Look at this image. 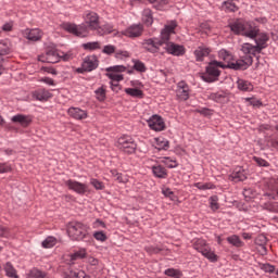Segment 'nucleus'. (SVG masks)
<instances>
[{"label":"nucleus","mask_w":278,"mask_h":278,"mask_svg":"<svg viewBox=\"0 0 278 278\" xmlns=\"http://www.w3.org/2000/svg\"><path fill=\"white\" fill-rule=\"evenodd\" d=\"M152 173L154 177H157L159 179H166V177H168V172L160 164L152 166Z\"/></svg>","instance_id":"23"},{"label":"nucleus","mask_w":278,"mask_h":278,"mask_svg":"<svg viewBox=\"0 0 278 278\" xmlns=\"http://www.w3.org/2000/svg\"><path fill=\"white\" fill-rule=\"evenodd\" d=\"M108 90L105 89V86L99 87L96 91V99L98 101H105Z\"/></svg>","instance_id":"36"},{"label":"nucleus","mask_w":278,"mask_h":278,"mask_svg":"<svg viewBox=\"0 0 278 278\" xmlns=\"http://www.w3.org/2000/svg\"><path fill=\"white\" fill-rule=\"evenodd\" d=\"M12 53V43L8 40L0 42V55H10Z\"/></svg>","instance_id":"28"},{"label":"nucleus","mask_w":278,"mask_h":278,"mask_svg":"<svg viewBox=\"0 0 278 278\" xmlns=\"http://www.w3.org/2000/svg\"><path fill=\"white\" fill-rule=\"evenodd\" d=\"M237 86L239 90H242V92H253V84L249 80L238 79Z\"/></svg>","instance_id":"26"},{"label":"nucleus","mask_w":278,"mask_h":278,"mask_svg":"<svg viewBox=\"0 0 278 278\" xmlns=\"http://www.w3.org/2000/svg\"><path fill=\"white\" fill-rule=\"evenodd\" d=\"M132 64H134L132 68L137 71V73H147V65H144L142 61L134 60Z\"/></svg>","instance_id":"39"},{"label":"nucleus","mask_w":278,"mask_h":278,"mask_svg":"<svg viewBox=\"0 0 278 278\" xmlns=\"http://www.w3.org/2000/svg\"><path fill=\"white\" fill-rule=\"evenodd\" d=\"M253 161L255 162V164H257V166H264V167H268L269 164L267 163L266 160L258 157V156H254Z\"/></svg>","instance_id":"51"},{"label":"nucleus","mask_w":278,"mask_h":278,"mask_svg":"<svg viewBox=\"0 0 278 278\" xmlns=\"http://www.w3.org/2000/svg\"><path fill=\"white\" fill-rule=\"evenodd\" d=\"M28 278H47V273L40 271L39 269L30 270Z\"/></svg>","instance_id":"42"},{"label":"nucleus","mask_w":278,"mask_h":278,"mask_svg":"<svg viewBox=\"0 0 278 278\" xmlns=\"http://www.w3.org/2000/svg\"><path fill=\"white\" fill-rule=\"evenodd\" d=\"M24 36L27 38V40H31L33 42H38L40 38H42V30L40 28H27L24 31Z\"/></svg>","instance_id":"20"},{"label":"nucleus","mask_w":278,"mask_h":278,"mask_svg":"<svg viewBox=\"0 0 278 278\" xmlns=\"http://www.w3.org/2000/svg\"><path fill=\"white\" fill-rule=\"evenodd\" d=\"M233 0L224 1L222 4V10L224 12H238V5L232 2Z\"/></svg>","instance_id":"31"},{"label":"nucleus","mask_w":278,"mask_h":278,"mask_svg":"<svg viewBox=\"0 0 278 278\" xmlns=\"http://www.w3.org/2000/svg\"><path fill=\"white\" fill-rule=\"evenodd\" d=\"M102 53H105L106 55H112V53H116V47L112 45L104 46Z\"/></svg>","instance_id":"50"},{"label":"nucleus","mask_w":278,"mask_h":278,"mask_svg":"<svg viewBox=\"0 0 278 278\" xmlns=\"http://www.w3.org/2000/svg\"><path fill=\"white\" fill-rule=\"evenodd\" d=\"M211 208L218 210V202H216V199L214 198H211Z\"/></svg>","instance_id":"61"},{"label":"nucleus","mask_w":278,"mask_h":278,"mask_svg":"<svg viewBox=\"0 0 278 278\" xmlns=\"http://www.w3.org/2000/svg\"><path fill=\"white\" fill-rule=\"evenodd\" d=\"M9 235L8 228L0 225V238H8Z\"/></svg>","instance_id":"56"},{"label":"nucleus","mask_w":278,"mask_h":278,"mask_svg":"<svg viewBox=\"0 0 278 278\" xmlns=\"http://www.w3.org/2000/svg\"><path fill=\"white\" fill-rule=\"evenodd\" d=\"M244 197H255V192L252 191V189H245L243 192Z\"/></svg>","instance_id":"63"},{"label":"nucleus","mask_w":278,"mask_h":278,"mask_svg":"<svg viewBox=\"0 0 278 278\" xmlns=\"http://www.w3.org/2000/svg\"><path fill=\"white\" fill-rule=\"evenodd\" d=\"M60 60L63 62H68L73 60V54L71 52H62L55 49V46H49L46 50L45 56H39L40 62H48L49 64H58Z\"/></svg>","instance_id":"4"},{"label":"nucleus","mask_w":278,"mask_h":278,"mask_svg":"<svg viewBox=\"0 0 278 278\" xmlns=\"http://www.w3.org/2000/svg\"><path fill=\"white\" fill-rule=\"evenodd\" d=\"M144 31V26L142 24H132L122 31V36L126 38H140Z\"/></svg>","instance_id":"12"},{"label":"nucleus","mask_w":278,"mask_h":278,"mask_svg":"<svg viewBox=\"0 0 278 278\" xmlns=\"http://www.w3.org/2000/svg\"><path fill=\"white\" fill-rule=\"evenodd\" d=\"M97 68H99V59H97L96 55H89L83 60L80 67L74 68V73L84 75V73H92V71H97Z\"/></svg>","instance_id":"7"},{"label":"nucleus","mask_w":278,"mask_h":278,"mask_svg":"<svg viewBox=\"0 0 278 278\" xmlns=\"http://www.w3.org/2000/svg\"><path fill=\"white\" fill-rule=\"evenodd\" d=\"M195 188H198V190H214V185L212 182H197Z\"/></svg>","instance_id":"45"},{"label":"nucleus","mask_w":278,"mask_h":278,"mask_svg":"<svg viewBox=\"0 0 278 278\" xmlns=\"http://www.w3.org/2000/svg\"><path fill=\"white\" fill-rule=\"evenodd\" d=\"M202 255L206 257V260H210V262H218V256L212 251V248H206L205 250H202Z\"/></svg>","instance_id":"32"},{"label":"nucleus","mask_w":278,"mask_h":278,"mask_svg":"<svg viewBox=\"0 0 278 278\" xmlns=\"http://www.w3.org/2000/svg\"><path fill=\"white\" fill-rule=\"evenodd\" d=\"M65 31L73 34L74 36H78L79 38H86L91 29L92 31L99 29V15L94 12H87L85 14V24H73V23H64L62 25Z\"/></svg>","instance_id":"2"},{"label":"nucleus","mask_w":278,"mask_h":278,"mask_svg":"<svg viewBox=\"0 0 278 278\" xmlns=\"http://www.w3.org/2000/svg\"><path fill=\"white\" fill-rule=\"evenodd\" d=\"M65 186L68 188V190H73V192H76V194L84 195L86 194V192H89L88 185L79 182L77 180H66Z\"/></svg>","instance_id":"13"},{"label":"nucleus","mask_w":278,"mask_h":278,"mask_svg":"<svg viewBox=\"0 0 278 278\" xmlns=\"http://www.w3.org/2000/svg\"><path fill=\"white\" fill-rule=\"evenodd\" d=\"M193 53L197 62H203V60H205V58L212 53V49L207 48L206 46H199Z\"/></svg>","instance_id":"21"},{"label":"nucleus","mask_w":278,"mask_h":278,"mask_svg":"<svg viewBox=\"0 0 278 278\" xmlns=\"http://www.w3.org/2000/svg\"><path fill=\"white\" fill-rule=\"evenodd\" d=\"M93 229H99L102 227V229H105V223H103V220L101 219H97L93 224H92Z\"/></svg>","instance_id":"55"},{"label":"nucleus","mask_w":278,"mask_h":278,"mask_svg":"<svg viewBox=\"0 0 278 278\" xmlns=\"http://www.w3.org/2000/svg\"><path fill=\"white\" fill-rule=\"evenodd\" d=\"M39 81H41L42 84H47L48 86H55V80H53V78L41 77L39 78Z\"/></svg>","instance_id":"54"},{"label":"nucleus","mask_w":278,"mask_h":278,"mask_svg":"<svg viewBox=\"0 0 278 278\" xmlns=\"http://www.w3.org/2000/svg\"><path fill=\"white\" fill-rule=\"evenodd\" d=\"M72 277H76V278H86V273L85 271H71Z\"/></svg>","instance_id":"57"},{"label":"nucleus","mask_w":278,"mask_h":278,"mask_svg":"<svg viewBox=\"0 0 278 278\" xmlns=\"http://www.w3.org/2000/svg\"><path fill=\"white\" fill-rule=\"evenodd\" d=\"M93 238L98 240V242H105V240H108V235L103 231H96L93 232Z\"/></svg>","instance_id":"47"},{"label":"nucleus","mask_w":278,"mask_h":278,"mask_svg":"<svg viewBox=\"0 0 278 278\" xmlns=\"http://www.w3.org/2000/svg\"><path fill=\"white\" fill-rule=\"evenodd\" d=\"M4 271L7 277L18 278V275L16 274V269L14 268V265H12V263H7L4 265Z\"/></svg>","instance_id":"33"},{"label":"nucleus","mask_w":278,"mask_h":278,"mask_svg":"<svg viewBox=\"0 0 278 278\" xmlns=\"http://www.w3.org/2000/svg\"><path fill=\"white\" fill-rule=\"evenodd\" d=\"M230 29L233 34L245 36L247 38H255L256 49L258 53H262L263 49H266L269 38L266 33H260L257 27L252 26L249 23H244L240 20H237L232 24H230Z\"/></svg>","instance_id":"1"},{"label":"nucleus","mask_w":278,"mask_h":278,"mask_svg":"<svg viewBox=\"0 0 278 278\" xmlns=\"http://www.w3.org/2000/svg\"><path fill=\"white\" fill-rule=\"evenodd\" d=\"M86 257V249H80L71 255V260L75 262V260H84Z\"/></svg>","instance_id":"41"},{"label":"nucleus","mask_w":278,"mask_h":278,"mask_svg":"<svg viewBox=\"0 0 278 278\" xmlns=\"http://www.w3.org/2000/svg\"><path fill=\"white\" fill-rule=\"evenodd\" d=\"M193 247L195 251L203 253V251L206 250L210 245H207L203 239H199L195 241Z\"/></svg>","instance_id":"40"},{"label":"nucleus","mask_w":278,"mask_h":278,"mask_svg":"<svg viewBox=\"0 0 278 278\" xmlns=\"http://www.w3.org/2000/svg\"><path fill=\"white\" fill-rule=\"evenodd\" d=\"M154 147L159 149V151L168 149V140L164 137L154 138Z\"/></svg>","instance_id":"27"},{"label":"nucleus","mask_w":278,"mask_h":278,"mask_svg":"<svg viewBox=\"0 0 278 278\" xmlns=\"http://www.w3.org/2000/svg\"><path fill=\"white\" fill-rule=\"evenodd\" d=\"M117 148L119 151H123V153H127L128 155H131L132 153H136V149L138 148V144H136V141L130 136L124 135L118 138L117 140Z\"/></svg>","instance_id":"8"},{"label":"nucleus","mask_w":278,"mask_h":278,"mask_svg":"<svg viewBox=\"0 0 278 278\" xmlns=\"http://www.w3.org/2000/svg\"><path fill=\"white\" fill-rule=\"evenodd\" d=\"M147 1H149V3H152L155 10H164L166 8V4L168 3V0H147Z\"/></svg>","instance_id":"38"},{"label":"nucleus","mask_w":278,"mask_h":278,"mask_svg":"<svg viewBox=\"0 0 278 278\" xmlns=\"http://www.w3.org/2000/svg\"><path fill=\"white\" fill-rule=\"evenodd\" d=\"M12 123H17L21 125V127H29L31 125V116L30 115H23V114H17L11 118Z\"/></svg>","instance_id":"19"},{"label":"nucleus","mask_w":278,"mask_h":278,"mask_svg":"<svg viewBox=\"0 0 278 278\" xmlns=\"http://www.w3.org/2000/svg\"><path fill=\"white\" fill-rule=\"evenodd\" d=\"M125 71H127V67H125L124 65H114L106 68V76L109 77V79H111V81H123V74L118 73H125Z\"/></svg>","instance_id":"9"},{"label":"nucleus","mask_w":278,"mask_h":278,"mask_svg":"<svg viewBox=\"0 0 278 278\" xmlns=\"http://www.w3.org/2000/svg\"><path fill=\"white\" fill-rule=\"evenodd\" d=\"M124 92H126V94H129V97H134L135 99H142V97H144L142 90L137 88H126L124 89Z\"/></svg>","instance_id":"30"},{"label":"nucleus","mask_w":278,"mask_h":278,"mask_svg":"<svg viewBox=\"0 0 278 278\" xmlns=\"http://www.w3.org/2000/svg\"><path fill=\"white\" fill-rule=\"evenodd\" d=\"M99 29H102L101 34H112V31H114V26L111 24H105L102 27H99Z\"/></svg>","instance_id":"52"},{"label":"nucleus","mask_w":278,"mask_h":278,"mask_svg":"<svg viewBox=\"0 0 278 278\" xmlns=\"http://www.w3.org/2000/svg\"><path fill=\"white\" fill-rule=\"evenodd\" d=\"M116 60H125L129 58V53L125 50H115Z\"/></svg>","instance_id":"49"},{"label":"nucleus","mask_w":278,"mask_h":278,"mask_svg":"<svg viewBox=\"0 0 278 278\" xmlns=\"http://www.w3.org/2000/svg\"><path fill=\"white\" fill-rule=\"evenodd\" d=\"M257 251L262 255H266V253H268V250L266 249V245H258Z\"/></svg>","instance_id":"59"},{"label":"nucleus","mask_w":278,"mask_h":278,"mask_svg":"<svg viewBox=\"0 0 278 278\" xmlns=\"http://www.w3.org/2000/svg\"><path fill=\"white\" fill-rule=\"evenodd\" d=\"M176 96L179 101H188L190 99V87L186 81H179L177 84Z\"/></svg>","instance_id":"16"},{"label":"nucleus","mask_w":278,"mask_h":278,"mask_svg":"<svg viewBox=\"0 0 278 278\" xmlns=\"http://www.w3.org/2000/svg\"><path fill=\"white\" fill-rule=\"evenodd\" d=\"M90 185L93 186L97 190H104L105 185H103L102 181L98 180L97 178H91L90 179Z\"/></svg>","instance_id":"46"},{"label":"nucleus","mask_w":278,"mask_h":278,"mask_svg":"<svg viewBox=\"0 0 278 278\" xmlns=\"http://www.w3.org/2000/svg\"><path fill=\"white\" fill-rule=\"evenodd\" d=\"M12 173V165L10 163H0V175Z\"/></svg>","instance_id":"48"},{"label":"nucleus","mask_w":278,"mask_h":278,"mask_svg":"<svg viewBox=\"0 0 278 278\" xmlns=\"http://www.w3.org/2000/svg\"><path fill=\"white\" fill-rule=\"evenodd\" d=\"M247 101H250L251 105H254V106H260L262 105V102L260 100H255V99H252V98H248Z\"/></svg>","instance_id":"58"},{"label":"nucleus","mask_w":278,"mask_h":278,"mask_svg":"<svg viewBox=\"0 0 278 278\" xmlns=\"http://www.w3.org/2000/svg\"><path fill=\"white\" fill-rule=\"evenodd\" d=\"M165 51H167V53H169L170 55L179 56L186 53V48H184V46H179L174 42H166Z\"/></svg>","instance_id":"17"},{"label":"nucleus","mask_w":278,"mask_h":278,"mask_svg":"<svg viewBox=\"0 0 278 278\" xmlns=\"http://www.w3.org/2000/svg\"><path fill=\"white\" fill-rule=\"evenodd\" d=\"M67 233L71 239L81 241L90 237L88 226L79 222H71L67 225Z\"/></svg>","instance_id":"5"},{"label":"nucleus","mask_w":278,"mask_h":278,"mask_svg":"<svg viewBox=\"0 0 278 278\" xmlns=\"http://www.w3.org/2000/svg\"><path fill=\"white\" fill-rule=\"evenodd\" d=\"M161 162L162 164H165L167 168H177V162L175 160H172L170 157H163Z\"/></svg>","instance_id":"44"},{"label":"nucleus","mask_w":278,"mask_h":278,"mask_svg":"<svg viewBox=\"0 0 278 278\" xmlns=\"http://www.w3.org/2000/svg\"><path fill=\"white\" fill-rule=\"evenodd\" d=\"M165 275H167V277L179 278L181 277V270L175 269V268H168L165 270Z\"/></svg>","instance_id":"43"},{"label":"nucleus","mask_w":278,"mask_h":278,"mask_svg":"<svg viewBox=\"0 0 278 278\" xmlns=\"http://www.w3.org/2000/svg\"><path fill=\"white\" fill-rule=\"evenodd\" d=\"M58 244V239L54 237H48L42 241L43 249H53Z\"/></svg>","instance_id":"37"},{"label":"nucleus","mask_w":278,"mask_h":278,"mask_svg":"<svg viewBox=\"0 0 278 278\" xmlns=\"http://www.w3.org/2000/svg\"><path fill=\"white\" fill-rule=\"evenodd\" d=\"M83 49L85 51H97V49H101V43L99 41L83 43Z\"/></svg>","instance_id":"35"},{"label":"nucleus","mask_w":278,"mask_h":278,"mask_svg":"<svg viewBox=\"0 0 278 278\" xmlns=\"http://www.w3.org/2000/svg\"><path fill=\"white\" fill-rule=\"evenodd\" d=\"M230 181L238 184V181H244L247 179V172L242 167H236L235 170L229 176Z\"/></svg>","instance_id":"22"},{"label":"nucleus","mask_w":278,"mask_h":278,"mask_svg":"<svg viewBox=\"0 0 278 278\" xmlns=\"http://www.w3.org/2000/svg\"><path fill=\"white\" fill-rule=\"evenodd\" d=\"M225 68V64L223 62L213 61L206 66V71L202 74V79L212 84L213 81H218V77H220V70Z\"/></svg>","instance_id":"6"},{"label":"nucleus","mask_w":278,"mask_h":278,"mask_svg":"<svg viewBox=\"0 0 278 278\" xmlns=\"http://www.w3.org/2000/svg\"><path fill=\"white\" fill-rule=\"evenodd\" d=\"M265 197L277 199L278 197V178L273 177L265 180Z\"/></svg>","instance_id":"10"},{"label":"nucleus","mask_w":278,"mask_h":278,"mask_svg":"<svg viewBox=\"0 0 278 278\" xmlns=\"http://www.w3.org/2000/svg\"><path fill=\"white\" fill-rule=\"evenodd\" d=\"M148 126L152 131H164L166 129V123H164V118L160 115H152L148 119Z\"/></svg>","instance_id":"15"},{"label":"nucleus","mask_w":278,"mask_h":278,"mask_svg":"<svg viewBox=\"0 0 278 278\" xmlns=\"http://www.w3.org/2000/svg\"><path fill=\"white\" fill-rule=\"evenodd\" d=\"M67 114L76 121H84L85 118H88V112L79 108H70Z\"/></svg>","instance_id":"18"},{"label":"nucleus","mask_w":278,"mask_h":278,"mask_svg":"<svg viewBox=\"0 0 278 278\" xmlns=\"http://www.w3.org/2000/svg\"><path fill=\"white\" fill-rule=\"evenodd\" d=\"M142 47L149 53H160V47H164L162 41L157 38H149L142 41Z\"/></svg>","instance_id":"14"},{"label":"nucleus","mask_w":278,"mask_h":278,"mask_svg":"<svg viewBox=\"0 0 278 278\" xmlns=\"http://www.w3.org/2000/svg\"><path fill=\"white\" fill-rule=\"evenodd\" d=\"M227 242H229V244H232V247H237V249L244 247V242L237 235L228 237Z\"/></svg>","instance_id":"29"},{"label":"nucleus","mask_w":278,"mask_h":278,"mask_svg":"<svg viewBox=\"0 0 278 278\" xmlns=\"http://www.w3.org/2000/svg\"><path fill=\"white\" fill-rule=\"evenodd\" d=\"M142 21L146 25H153V14L149 9L143 10Z\"/></svg>","instance_id":"34"},{"label":"nucleus","mask_w":278,"mask_h":278,"mask_svg":"<svg viewBox=\"0 0 278 278\" xmlns=\"http://www.w3.org/2000/svg\"><path fill=\"white\" fill-rule=\"evenodd\" d=\"M3 31H12V24L7 23L2 26Z\"/></svg>","instance_id":"64"},{"label":"nucleus","mask_w":278,"mask_h":278,"mask_svg":"<svg viewBox=\"0 0 278 278\" xmlns=\"http://www.w3.org/2000/svg\"><path fill=\"white\" fill-rule=\"evenodd\" d=\"M177 28V22L172 21L168 22L165 27L161 30V39H159L162 45L166 46V42H170L168 40H170V36H173V34H175V29Z\"/></svg>","instance_id":"11"},{"label":"nucleus","mask_w":278,"mask_h":278,"mask_svg":"<svg viewBox=\"0 0 278 278\" xmlns=\"http://www.w3.org/2000/svg\"><path fill=\"white\" fill-rule=\"evenodd\" d=\"M264 270H266V273H275V266L266 264L264 265Z\"/></svg>","instance_id":"60"},{"label":"nucleus","mask_w":278,"mask_h":278,"mask_svg":"<svg viewBox=\"0 0 278 278\" xmlns=\"http://www.w3.org/2000/svg\"><path fill=\"white\" fill-rule=\"evenodd\" d=\"M218 58L223 60L225 68H232L233 71H247L253 64V59L249 55H243L235 61L233 54L225 49L218 51Z\"/></svg>","instance_id":"3"},{"label":"nucleus","mask_w":278,"mask_h":278,"mask_svg":"<svg viewBox=\"0 0 278 278\" xmlns=\"http://www.w3.org/2000/svg\"><path fill=\"white\" fill-rule=\"evenodd\" d=\"M241 51L244 53V55H248L250 58H253L252 55H255L256 53H260L256 46H253L251 43H243L241 46Z\"/></svg>","instance_id":"25"},{"label":"nucleus","mask_w":278,"mask_h":278,"mask_svg":"<svg viewBox=\"0 0 278 278\" xmlns=\"http://www.w3.org/2000/svg\"><path fill=\"white\" fill-rule=\"evenodd\" d=\"M33 98L36 99V101H49V99H51V92L46 89H39L33 92Z\"/></svg>","instance_id":"24"},{"label":"nucleus","mask_w":278,"mask_h":278,"mask_svg":"<svg viewBox=\"0 0 278 278\" xmlns=\"http://www.w3.org/2000/svg\"><path fill=\"white\" fill-rule=\"evenodd\" d=\"M268 242V239L266 238V236L264 235H260L256 240H255V243L257 245H266V243Z\"/></svg>","instance_id":"53"},{"label":"nucleus","mask_w":278,"mask_h":278,"mask_svg":"<svg viewBox=\"0 0 278 278\" xmlns=\"http://www.w3.org/2000/svg\"><path fill=\"white\" fill-rule=\"evenodd\" d=\"M43 71L50 75H58V71H55L53 67H45Z\"/></svg>","instance_id":"62"}]
</instances>
